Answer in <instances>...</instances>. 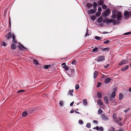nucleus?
Returning <instances> with one entry per match:
<instances>
[{
  "instance_id": "obj_60",
  "label": "nucleus",
  "mask_w": 131,
  "mask_h": 131,
  "mask_svg": "<svg viewBox=\"0 0 131 131\" xmlns=\"http://www.w3.org/2000/svg\"><path fill=\"white\" fill-rule=\"evenodd\" d=\"M130 108H128L124 111V112L125 113H126L130 110Z\"/></svg>"
},
{
  "instance_id": "obj_55",
  "label": "nucleus",
  "mask_w": 131,
  "mask_h": 131,
  "mask_svg": "<svg viewBox=\"0 0 131 131\" xmlns=\"http://www.w3.org/2000/svg\"><path fill=\"white\" fill-rule=\"evenodd\" d=\"M2 45L3 46H6V43L4 41L2 42Z\"/></svg>"
},
{
  "instance_id": "obj_51",
  "label": "nucleus",
  "mask_w": 131,
  "mask_h": 131,
  "mask_svg": "<svg viewBox=\"0 0 131 131\" xmlns=\"http://www.w3.org/2000/svg\"><path fill=\"white\" fill-rule=\"evenodd\" d=\"M95 38L97 40H100L101 39L100 37L97 36H95Z\"/></svg>"
},
{
  "instance_id": "obj_17",
  "label": "nucleus",
  "mask_w": 131,
  "mask_h": 131,
  "mask_svg": "<svg viewBox=\"0 0 131 131\" xmlns=\"http://www.w3.org/2000/svg\"><path fill=\"white\" fill-rule=\"evenodd\" d=\"M104 99L106 104H107L108 103V97L107 96H105L104 98Z\"/></svg>"
},
{
  "instance_id": "obj_42",
  "label": "nucleus",
  "mask_w": 131,
  "mask_h": 131,
  "mask_svg": "<svg viewBox=\"0 0 131 131\" xmlns=\"http://www.w3.org/2000/svg\"><path fill=\"white\" fill-rule=\"evenodd\" d=\"M102 110L100 108L98 111V114H101L102 112Z\"/></svg>"
},
{
  "instance_id": "obj_62",
  "label": "nucleus",
  "mask_w": 131,
  "mask_h": 131,
  "mask_svg": "<svg viewBox=\"0 0 131 131\" xmlns=\"http://www.w3.org/2000/svg\"><path fill=\"white\" fill-rule=\"evenodd\" d=\"M98 11L99 12H101L102 11V9L101 7H99L98 8Z\"/></svg>"
},
{
  "instance_id": "obj_53",
  "label": "nucleus",
  "mask_w": 131,
  "mask_h": 131,
  "mask_svg": "<svg viewBox=\"0 0 131 131\" xmlns=\"http://www.w3.org/2000/svg\"><path fill=\"white\" fill-rule=\"evenodd\" d=\"M110 42V41L109 40H107L106 41H104L103 42V43H105V44H108V43H109Z\"/></svg>"
},
{
  "instance_id": "obj_59",
  "label": "nucleus",
  "mask_w": 131,
  "mask_h": 131,
  "mask_svg": "<svg viewBox=\"0 0 131 131\" xmlns=\"http://www.w3.org/2000/svg\"><path fill=\"white\" fill-rule=\"evenodd\" d=\"M111 128L113 131H116L115 130V128L113 126H111Z\"/></svg>"
},
{
  "instance_id": "obj_2",
  "label": "nucleus",
  "mask_w": 131,
  "mask_h": 131,
  "mask_svg": "<svg viewBox=\"0 0 131 131\" xmlns=\"http://www.w3.org/2000/svg\"><path fill=\"white\" fill-rule=\"evenodd\" d=\"M117 20L119 21L122 19V15L121 13V12H118L116 14Z\"/></svg>"
},
{
  "instance_id": "obj_39",
  "label": "nucleus",
  "mask_w": 131,
  "mask_h": 131,
  "mask_svg": "<svg viewBox=\"0 0 131 131\" xmlns=\"http://www.w3.org/2000/svg\"><path fill=\"white\" fill-rule=\"evenodd\" d=\"M63 102L62 101H61L59 102V105L60 106H62L63 105Z\"/></svg>"
},
{
  "instance_id": "obj_56",
  "label": "nucleus",
  "mask_w": 131,
  "mask_h": 131,
  "mask_svg": "<svg viewBox=\"0 0 131 131\" xmlns=\"http://www.w3.org/2000/svg\"><path fill=\"white\" fill-rule=\"evenodd\" d=\"M75 59L73 60L71 62V63L72 64H75Z\"/></svg>"
},
{
  "instance_id": "obj_20",
  "label": "nucleus",
  "mask_w": 131,
  "mask_h": 131,
  "mask_svg": "<svg viewBox=\"0 0 131 131\" xmlns=\"http://www.w3.org/2000/svg\"><path fill=\"white\" fill-rule=\"evenodd\" d=\"M98 72L95 71L93 73V78L95 79L97 76Z\"/></svg>"
},
{
  "instance_id": "obj_4",
  "label": "nucleus",
  "mask_w": 131,
  "mask_h": 131,
  "mask_svg": "<svg viewBox=\"0 0 131 131\" xmlns=\"http://www.w3.org/2000/svg\"><path fill=\"white\" fill-rule=\"evenodd\" d=\"M74 70L73 69H70V70L68 73V75L70 77H73L74 75Z\"/></svg>"
},
{
  "instance_id": "obj_6",
  "label": "nucleus",
  "mask_w": 131,
  "mask_h": 131,
  "mask_svg": "<svg viewBox=\"0 0 131 131\" xmlns=\"http://www.w3.org/2000/svg\"><path fill=\"white\" fill-rule=\"evenodd\" d=\"M12 38L13 39L12 40V42L13 43L15 44H17L18 42L15 38V35L13 34H12Z\"/></svg>"
},
{
  "instance_id": "obj_1",
  "label": "nucleus",
  "mask_w": 131,
  "mask_h": 131,
  "mask_svg": "<svg viewBox=\"0 0 131 131\" xmlns=\"http://www.w3.org/2000/svg\"><path fill=\"white\" fill-rule=\"evenodd\" d=\"M111 10L109 8H107L105 12L103 13L102 14V16L103 17H106L109 15V13H110Z\"/></svg>"
},
{
  "instance_id": "obj_15",
  "label": "nucleus",
  "mask_w": 131,
  "mask_h": 131,
  "mask_svg": "<svg viewBox=\"0 0 131 131\" xmlns=\"http://www.w3.org/2000/svg\"><path fill=\"white\" fill-rule=\"evenodd\" d=\"M15 44H16L14 43L12 44L11 46V49L12 50H14L16 48H17V46Z\"/></svg>"
},
{
  "instance_id": "obj_21",
  "label": "nucleus",
  "mask_w": 131,
  "mask_h": 131,
  "mask_svg": "<svg viewBox=\"0 0 131 131\" xmlns=\"http://www.w3.org/2000/svg\"><path fill=\"white\" fill-rule=\"evenodd\" d=\"M103 17H100L99 18H98V20H97V22L98 23H101L102 22V21H103Z\"/></svg>"
},
{
  "instance_id": "obj_36",
  "label": "nucleus",
  "mask_w": 131,
  "mask_h": 131,
  "mask_svg": "<svg viewBox=\"0 0 131 131\" xmlns=\"http://www.w3.org/2000/svg\"><path fill=\"white\" fill-rule=\"evenodd\" d=\"M111 16V18L113 19H115L116 17V14H113Z\"/></svg>"
},
{
  "instance_id": "obj_22",
  "label": "nucleus",
  "mask_w": 131,
  "mask_h": 131,
  "mask_svg": "<svg viewBox=\"0 0 131 131\" xmlns=\"http://www.w3.org/2000/svg\"><path fill=\"white\" fill-rule=\"evenodd\" d=\"M97 103L99 105H102L103 104V102H102L101 100H97Z\"/></svg>"
},
{
  "instance_id": "obj_49",
  "label": "nucleus",
  "mask_w": 131,
  "mask_h": 131,
  "mask_svg": "<svg viewBox=\"0 0 131 131\" xmlns=\"http://www.w3.org/2000/svg\"><path fill=\"white\" fill-rule=\"evenodd\" d=\"M79 124L82 125L83 124L84 122L80 120L79 121Z\"/></svg>"
},
{
  "instance_id": "obj_23",
  "label": "nucleus",
  "mask_w": 131,
  "mask_h": 131,
  "mask_svg": "<svg viewBox=\"0 0 131 131\" xmlns=\"http://www.w3.org/2000/svg\"><path fill=\"white\" fill-rule=\"evenodd\" d=\"M27 114L28 113L26 111H25L23 112L22 115L23 116L25 117L27 115Z\"/></svg>"
},
{
  "instance_id": "obj_63",
  "label": "nucleus",
  "mask_w": 131,
  "mask_h": 131,
  "mask_svg": "<svg viewBox=\"0 0 131 131\" xmlns=\"http://www.w3.org/2000/svg\"><path fill=\"white\" fill-rule=\"evenodd\" d=\"M117 124H118L120 126H122L123 125L122 124V123L121 122H120V123H119L118 122V123H117Z\"/></svg>"
},
{
  "instance_id": "obj_24",
  "label": "nucleus",
  "mask_w": 131,
  "mask_h": 131,
  "mask_svg": "<svg viewBox=\"0 0 131 131\" xmlns=\"http://www.w3.org/2000/svg\"><path fill=\"white\" fill-rule=\"evenodd\" d=\"M123 97V95L121 93H120L119 95V99L120 101H121L122 100Z\"/></svg>"
},
{
  "instance_id": "obj_52",
  "label": "nucleus",
  "mask_w": 131,
  "mask_h": 131,
  "mask_svg": "<svg viewBox=\"0 0 131 131\" xmlns=\"http://www.w3.org/2000/svg\"><path fill=\"white\" fill-rule=\"evenodd\" d=\"M131 34V32H127L125 33L124 34L125 35H130Z\"/></svg>"
},
{
  "instance_id": "obj_37",
  "label": "nucleus",
  "mask_w": 131,
  "mask_h": 131,
  "mask_svg": "<svg viewBox=\"0 0 131 131\" xmlns=\"http://www.w3.org/2000/svg\"><path fill=\"white\" fill-rule=\"evenodd\" d=\"M108 19V18L107 17H105L104 19L103 20V22L104 23H106L107 20Z\"/></svg>"
},
{
  "instance_id": "obj_25",
  "label": "nucleus",
  "mask_w": 131,
  "mask_h": 131,
  "mask_svg": "<svg viewBox=\"0 0 131 131\" xmlns=\"http://www.w3.org/2000/svg\"><path fill=\"white\" fill-rule=\"evenodd\" d=\"M51 65H45L43 67V68L45 69H47L49 68V67H50Z\"/></svg>"
},
{
  "instance_id": "obj_45",
  "label": "nucleus",
  "mask_w": 131,
  "mask_h": 131,
  "mask_svg": "<svg viewBox=\"0 0 131 131\" xmlns=\"http://www.w3.org/2000/svg\"><path fill=\"white\" fill-rule=\"evenodd\" d=\"M97 4L95 2H93L92 6L93 5V7H97Z\"/></svg>"
},
{
  "instance_id": "obj_10",
  "label": "nucleus",
  "mask_w": 131,
  "mask_h": 131,
  "mask_svg": "<svg viewBox=\"0 0 131 131\" xmlns=\"http://www.w3.org/2000/svg\"><path fill=\"white\" fill-rule=\"evenodd\" d=\"M101 117L102 119L103 120L107 121L108 119V118L104 114H102L101 115Z\"/></svg>"
},
{
  "instance_id": "obj_27",
  "label": "nucleus",
  "mask_w": 131,
  "mask_h": 131,
  "mask_svg": "<svg viewBox=\"0 0 131 131\" xmlns=\"http://www.w3.org/2000/svg\"><path fill=\"white\" fill-rule=\"evenodd\" d=\"M97 97L99 98H101L102 96V95L99 92L97 93Z\"/></svg>"
},
{
  "instance_id": "obj_30",
  "label": "nucleus",
  "mask_w": 131,
  "mask_h": 131,
  "mask_svg": "<svg viewBox=\"0 0 131 131\" xmlns=\"http://www.w3.org/2000/svg\"><path fill=\"white\" fill-rule=\"evenodd\" d=\"M83 104L85 105H87L88 103L87 101V100L86 99H84L83 100Z\"/></svg>"
},
{
  "instance_id": "obj_28",
  "label": "nucleus",
  "mask_w": 131,
  "mask_h": 131,
  "mask_svg": "<svg viewBox=\"0 0 131 131\" xmlns=\"http://www.w3.org/2000/svg\"><path fill=\"white\" fill-rule=\"evenodd\" d=\"M115 91H113L111 95V97L113 98L115 97Z\"/></svg>"
},
{
  "instance_id": "obj_57",
  "label": "nucleus",
  "mask_w": 131,
  "mask_h": 131,
  "mask_svg": "<svg viewBox=\"0 0 131 131\" xmlns=\"http://www.w3.org/2000/svg\"><path fill=\"white\" fill-rule=\"evenodd\" d=\"M99 130L101 131H103L104 130L103 128L102 127H100L99 128Z\"/></svg>"
},
{
  "instance_id": "obj_16",
  "label": "nucleus",
  "mask_w": 131,
  "mask_h": 131,
  "mask_svg": "<svg viewBox=\"0 0 131 131\" xmlns=\"http://www.w3.org/2000/svg\"><path fill=\"white\" fill-rule=\"evenodd\" d=\"M113 21H115L114 19H110L109 20L108 19L106 23V24L107 25H108L111 23H113Z\"/></svg>"
},
{
  "instance_id": "obj_3",
  "label": "nucleus",
  "mask_w": 131,
  "mask_h": 131,
  "mask_svg": "<svg viewBox=\"0 0 131 131\" xmlns=\"http://www.w3.org/2000/svg\"><path fill=\"white\" fill-rule=\"evenodd\" d=\"M124 15L126 18H129L131 16V12L125 11L124 13Z\"/></svg>"
},
{
  "instance_id": "obj_29",
  "label": "nucleus",
  "mask_w": 131,
  "mask_h": 131,
  "mask_svg": "<svg viewBox=\"0 0 131 131\" xmlns=\"http://www.w3.org/2000/svg\"><path fill=\"white\" fill-rule=\"evenodd\" d=\"M34 63L36 65H38L39 64V62L37 60L35 59H34L33 61Z\"/></svg>"
},
{
  "instance_id": "obj_54",
  "label": "nucleus",
  "mask_w": 131,
  "mask_h": 131,
  "mask_svg": "<svg viewBox=\"0 0 131 131\" xmlns=\"http://www.w3.org/2000/svg\"><path fill=\"white\" fill-rule=\"evenodd\" d=\"M116 9H113L112 10V13L113 14H116Z\"/></svg>"
},
{
  "instance_id": "obj_43",
  "label": "nucleus",
  "mask_w": 131,
  "mask_h": 131,
  "mask_svg": "<svg viewBox=\"0 0 131 131\" xmlns=\"http://www.w3.org/2000/svg\"><path fill=\"white\" fill-rule=\"evenodd\" d=\"M98 48H97L95 47V48L94 49H93L92 50V52H96L97 51Z\"/></svg>"
},
{
  "instance_id": "obj_61",
  "label": "nucleus",
  "mask_w": 131,
  "mask_h": 131,
  "mask_svg": "<svg viewBox=\"0 0 131 131\" xmlns=\"http://www.w3.org/2000/svg\"><path fill=\"white\" fill-rule=\"evenodd\" d=\"M93 122L95 124H97L98 123V121L96 120H93Z\"/></svg>"
},
{
  "instance_id": "obj_12",
  "label": "nucleus",
  "mask_w": 131,
  "mask_h": 131,
  "mask_svg": "<svg viewBox=\"0 0 131 131\" xmlns=\"http://www.w3.org/2000/svg\"><path fill=\"white\" fill-rule=\"evenodd\" d=\"M96 11L95 10H94L93 9H90L88 11V13L90 14H91L95 13Z\"/></svg>"
},
{
  "instance_id": "obj_47",
  "label": "nucleus",
  "mask_w": 131,
  "mask_h": 131,
  "mask_svg": "<svg viewBox=\"0 0 131 131\" xmlns=\"http://www.w3.org/2000/svg\"><path fill=\"white\" fill-rule=\"evenodd\" d=\"M101 83L100 82H98L97 83V85L96 86V87H99L101 85Z\"/></svg>"
},
{
  "instance_id": "obj_50",
  "label": "nucleus",
  "mask_w": 131,
  "mask_h": 131,
  "mask_svg": "<svg viewBox=\"0 0 131 131\" xmlns=\"http://www.w3.org/2000/svg\"><path fill=\"white\" fill-rule=\"evenodd\" d=\"M93 129H96L97 130H99V127L98 126H96V127H95L93 128Z\"/></svg>"
},
{
  "instance_id": "obj_7",
  "label": "nucleus",
  "mask_w": 131,
  "mask_h": 131,
  "mask_svg": "<svg viewBox=\"0 0 131 131\" xmlns=\"http://www.w3.org/2000/svg\"><path fill=\"white\" fill-rule=\"evenodd\" d=\"M127 62V61L125 60H122L119 63V64L120 66L122 65L123 64H125Z\"/></svg>"
},
{
  "instance_id": "obj_41",
  "label": "nucleus",
  "mask_w": 131,
  "mask_h": 131,
  "mask_svg": "<svg viewBox=\"0 0 131 131\" xmlns=\"http://www.w3.org/2000/svg\"><path fill=\"white\" fill-rule=\"evenodd\" d=\"M110 101L111 103H113L114 102V100L112 97H110Z\"/></svg>"
},
{
  "instance_id": "obj_46",
  "label": "nucleus",
  "mask_w": 131,
  "mask_h": 131,
  "mask_svg": "<svg viewBox=\"0 0 131 131\" xmlns=\"http://www.w3.org/2000/svg\"><path fill=\"white\" fill-rule=\"evenodd\" d=\"M102 7L103 9H105L107 8V6L105 5L104 4L102 5Z\"/></svg>"
},
{
  "instance_id": "obj_33",
  "label": "nucleus",
  "mask_w": 131,
  "mask_h": 131,
  "mask_svg": "<svg viewBox=\"0 0 131 131\" xmlns=\"http://www.w3.org/2000/svg\"><path fill=\"white\" fill-rule=\"evenodd\" d=\"M91 124L90 123H87L86 127L88 128H90L91 127Z\"/></svg>"
},
{
  "instance_id": "obj_38",
  "label": "nucleus",
  "mask_w": 131,
  "mask_h": 131,
  "mask_svg": "<svg viewBox=\"0 0 131 131\" xmlns=\"http://www.w3.org/2000/svg\"><path fill=\"white\" fill-rule=\"evenodd\" d=\"M91 18L93 21L95 20L96 18V17L95 16H91Z\"/></svg>"
},
{
  "instance_id": "obj_19",
  "label": "nucleus",
  "mask_w": 131,
  "mask_h": 131,
  "mask_svg": "<svg viewBox=\"0 0 131 131\" xmlns=\"http://www.w3.org/2000/svg\"><path fill=\"white\" fill-rule=\"evenodd\" d=\"M86 6L88 8L90 9L92 7V4L91 3H88L86 4Z\"/></svg>"
},
{
  "instance_id": "obj_26",
  "label": "nucleus",
  "mask_w": 131,
  "mask_h": 131,
  "mask_svg": "<svg viewBox=\"0 0 131 131\" xmlns=\"http://www.w3.org/2000/svg\"><path fill=\"white\" fill-rule=\"evenodd\" d=\"M62 67L66 71H67L69 70V67L68 66H64Z\"/></svg>"
},
{
  "instance_id": "obj_8",
  "label": "nucleus",
  "mask_w": 131,
  "mask_h": 131,
  "mask_svg": "<svg viewBox=\"0 0 131 131\" xmlns=\"http://www.w3.org/2000/svg\"><path fill=\"white\" fill-rule=\"evenodd\" d=\"M12 36L11 32H8L7 35H6L5 37L7 39H9Z\"/></svg>"
},
{
  "instance_id": "obj_35",
  "label": "nucleus",
  "mask_w": 131,
  "mask_h": 131,
  "mask_svg": "<svg viewBox=\"0 0 131 131\" xmlns=\"http://www.w3.org/2000/svg\"><path fill=\"white\" fill-rule=\"evenodd\" d=\"M26 90H21L18 91L17 92V93H23L25 92Z\"/></svg>"
},
{
  "instance_id": "obj_64",
  "label": "nucleus",
  "mask_w": 131,
  "mask_h": 131,
  "mask_svg": "<svg viewBox=\"0 0 131 131\" xmlns=\"http://www.w3.org/2000/svg\"><path fill=\"white\" fill-rule=\"evenodd\" d=\"M74 102L73 101L70 104V105L71 106H72L74 104Z\"/></svg>"
},
{
  "instance_id": "obj_18",
  "label": "nucleus",
  "mask_w": 131,
  "mask_h": 131,
  "mask_svg": "<svg viewBox=\"0 0 131 131\" xmlns=\"http://www.w3.org/2000/svg\"><path fill=\"white\" fill-rule=\"evenodd\" d=\"M111 79L109 78H107L106 79L104 80V83L106 84H107L110 82Z\"/></svg>"
},
{
  "instance_id": "obj_32",
  "label": "nucleus",
  "mask_w": 131,
  "mask_h": 131,
  "mask_svg": "<svg viewBox=\"0 0 131 131\" xmlns=\"http://www.w3.org/2000/svg\"><path fill=\"white\" fill-rule=\"evenodd\" d=\"M114 20L115 21H113V25H115L116 24H118L120 23V22L117 21L115 19H114Z\"/></svg>"
},
{
  "instance_id": "obj_48",
  "label": "nucleus",
  "mask_w": 131,
  "mask_h": 131,
  "mask_svg": "<svg viewBox=\"0 0 131 131\" xmlns=\"http://www.w3.org/2000/svg\"><path fill=\"white\" fill-rule=\"evenodd\" d=\"M101 15V13L99 12H97L95 14V15L97 17H99Z\"/></svg>"
},
{
  "instance_id": "obj_14",
  "label": "nucleus",
  "mask_w": 131,
  "mask_h": 131,
  "mask_svg": "<svg viewBox=\"0 0 131 131\" xmlns=\"http://www.w3.org/2000/svg\"><path fill=\"white\" fill-rule=\"evenodd\" d=\"M73 90H70L68 92L67 94L69 95H70L71 96H72L73 95Z\"/></svg>"
},
{
  "instance_id": "obj_11",
  "label": "nucleus",
  "mask_w": 131,
  "mask_h": 131,
  "mask_svg": "<svg viewBox=\"0 0 131 131\" xmlns=\"http://www.w3.org/2000/svg\"><path fill=\"white\" fill-rule=\"evenodd\" d=\"M129 68V66L128 65H126L124 67H123L121 69V70L122 71H124L127 70Z\"/></svg>"
},
{
  "instance_id": "obj_40",
  "label": "nucleus",
  "mask_w": 131,
  "mask_h": 131,
  "mask_svg": "<svg viewBox=\"0 0 131 131\" xmlns=\"http://www.w3.org/2000/svg\"><path fill=\"white\" fill-rule=\"evenodd\" d=\"M75 90H77L79 88V85L78 84H76L75 86Z\"/></svg>"
},
{
  "instance_id": "obj_13",
  "label": "nucleus",
  "mask_w": 131,
  "mask_h": 131,
  "mask_svg": "<svg viewBox=\"0 0 131 131\" xmlns=\"http://www.w3.org/2000/svg\"><path fill=\"white\" fill-rule=\"evenodd\" d=\"M113 118L114 121L116 123H118V121L117 118L116 114H114L113 115Z\"/></svg>"
},
{
  "instance_id": "obj_58",
  "label": "nucleus",
  "mask_w": 131,
  "mask_h": 131,
  "mask_svg": "<svg viewBox=\"0 0 131 131\" xmlns=\"http://www.w3.org/2000/svg\"><path fill=\"white\" fill-rule=\"evenodd\" d=\"M89 35V34L88 33V30L87 29V31L85 34V36H88Z\"/></svg>"
},
{
  "instance_id": "obj_31",
  "label": "nucleus",
  "mask_w": 131,
  "mask_h": 131,
  "mask_svg": "<svg viewBox=\"0 0 131 131\" xmlns=\"http://www.w3.org/2000/svg\"><path fill=\"white\" fill-rule=\"evenodd\" d=\"M99 5H102L104 3V0L99 1L98 2Z\"/></svg>"
},
{
  "instance_id": "obj_5",
  "label": "nucleus",
  "mask_w": 131,
  "mask_h": 131,
  "mask_svg": "<svg viewBox=\"0 0 131 131\" xmlns=\"http://www.w3.org/2000/svg\"><path fill=\"white\" fill-rule=\"evenodd\" d=\"M105 57L103 56H100L99 57H97L96 60L98 62L104 61L105 60Z\"/></svg>"
},
{
  "instance_id": "obj_44",
  "label": "nucleus",
  "mask_w": 131,
  "mask_h": 131,
  "mask_svg": "<svg viewBox=\"0 0 131 131\" xmlns=\"http://www.w3.org/2000/svg\"><path fill=\"white\" fill-rule=\"evenodd\" d=\"M37 109L36 108H34L31 109V111L33 112L37 110Z\"/></svg>"
},
{
  "instance_id": "obj_34",
  "label": "nucleus",
  "mask_w": 131,
  "mask_h": 131,
  "mask_svg": "<svg viewBox=\"0 0 131 131\" xmlns=\"http://www.w3.org/2000/svg\"><path fill=\"white\" fill-rule=\"evenodd\" d=\"M102 49L101 50L102 51H105L108 50L109 48H102Z\"/></svg>"
},
{
  "instance_id": "obj_9",
  "label": "nucleus",
  "mask_w": 131,
  "mask_h": 131,
  "mask_svg": "<svg viewBox=\"0 0 131 131\" xmlns=\"http://www.w3.org/2000/svg\"><path fill=\"white\" fill-rule=\"evenodd\" d=\"M19 43L20 45V46H18V47L20 50H22L23 49L22 48L26 49H27L25 47H24L20 43Z\"/></svg>"
}]
</instances>
